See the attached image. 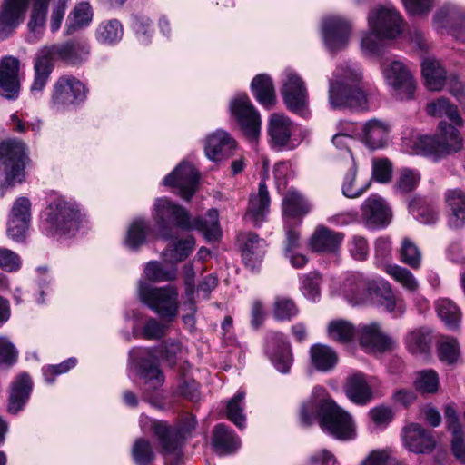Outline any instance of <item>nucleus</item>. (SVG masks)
I'll return each mask as SVG.
<instances>
[{
    "instance_id": "nucleus-16",
    "label": "nucleus",
    "mask_w": 465,
    "mask_h": 465,
    "mask_svg": "<svg viewBox=\"0 0 465 465\" xmlns=\"http://www.w3.org/2000/svg\"><path fill=\"white\" fill-rule=\"evenodd\" d=\"M32 222V203L29 198H16L8 213L7 234L15 242H22Z\"/></svg>"
},
{
    "instance_id": "nucleus-48",
    "label": "nucleus",
    "mask_w": 465,
    "mask_h": 465,
    "mask_svg": "<svg viewBox=\"0 0 465 465\" xmlns=\"http://www.w3.org/2000/svg\"><path fill=\"white\" fill-rule=\"evenodd\" d=\"M124 35L122 24L116 19L102 22L95 32L96 40L103 45H113L118 43Z\"/></svg>"
},
{
    "instance_id": "nucleus-33",
    "label": "nucleus",
    "mask_w": 465,
    "mask_h": 465,
    "mask_svg": "<svg viewBox=\"0 0 465 465\" xmlns=\"http://www.w3.org/2000/svg\"><path fill=\"white\" fill-rule=\"evenodd\" d=\"M371 299L387 312H394L397 308L396 297L391 284L381 277L369 278L368 300Z\"/></svg>"
},
{
    "instance_id": "nucleus-64",
    "label": "nucleus",
    "mask_w": 465,
    "mask_h": 465,
    "mask_svg": "<svg viewBox=\"0 0 465 465\" xmlns=\"http://www.w3.org/2000/svg\"><path fill=\"white\" fill-rule=\"evenodd\" d=\"M369 417L372 422L373 429L383 430L392 420L393 413L391 408L381 405L371 409Z\"/></svg>"
},
{
    "instance_id": "nucleus-19",
    "label": "nucleus",
    "mask_w": 465,
    "mask_h": 465,
    "mask_svg": "<svg viewBox=\"0 0 465 465\" xmlns=\"http://www.w3.org/2000/svg\"><path fill=\"white\" fill-rule=\"evenodd\" d=\"M30 0H4L0 9V40L11 36L24 22Z\"/></svg>"
},
{
    "instance_id": "nucleus-28",
    "label": "nucleus",
    "mask_w": 465,
    "mask_h": 465,
    "mask_svg": "<svg viewBox=\"0 0 465 465\" xmlns=\"http://www.w3.org/2000/svg\"><path fill=\"white\" fill-rule=\"evenodd\" d=\"M357 332L360 344L367 352H381L391 347V340L381 331L377 322L360 325Z\"/></svg>"
},
{
    "instance_id": "nucleus-38",
    "label": "nucleus",
    "mask_w": 465,
    "mask_h": 465,
    "mask_svg": "<svg viewBox=\"0 0 465 465\" xmlns=\"http://www.w3.org/2000/svg\"><path fill=\"white\" fill-rule=\"evenodd\" d=\"M436 441L431 432L419 424H409V451L426 453L431 451Z\"/></svg>"
},
{
    "instance_id": "nucleus-12",
    "label": "nucleus",
    "mask_w": 465,
    "mask_h": 465,
    "mask_svg": "<svg viewBox=\"0 0 465 465\" xmlns=\"http://www.w3.org/2000/svg\"><path fill=\"white\" fill-rule=\"evenodd\" d=\"M132 366L136 370L140 378L144 380V400L150 401L148 392L160 388L163 383V375L154 361L152 350L146 348H133L129 352Z\"/></svg>"
},
{
    "instance_id": "nucleus-30",
    "label": "nucleus",
    "mask_w": 465,
    "mask_h": 465,
    "mask_svg": "<svg viewBox=\"0 0 465 465\" xmlns=\"http://www.w3.org/2000/svg\"><path fill=\"white\" fill-rule=\"evenodd\" d=\"M270 195L264 181L258 186V192L250 195L246 219L252 221L255 226H260L270 213Z\"/></svg>"
},
{
    "instance_id": "nucleus-55",
    "label": "nucleus",
    "mask_w": 465,
    "mask_h": 465,
    "mask_svg": "<svg viewBox=\"0 0 465 465\" xmlns=\"http://www.w3.org/2000/svg\"><path fill=\"white\" fill-rule=\"evenodd\" d=\"M348 163H350V169L344 177L342 193L348 198H356L363 194L367 190L368 185L358 189L354 188L353 184L357 174V166L355 159L351 153H348Z\"/></svg>"
},
{
    "instance_id": "nucleus-59",
    "label": "nucleus",
    "mask_w": 465,
    "mask_h": 465,
    "mask_svg": "<svg viewBox=\"0 0 465 465\" xmlns=\"http://www.w3.org/2000/svg\"><path fill=\"white\" fill-rule=\"evenodd\" d=\"M372 178L380 183H388L392 176V163L387 158H374L371 166Z\"/></svg>"
},
{
    "instance_id": "nucleus-5",
    "label": "nucleus",
    "mask_w": 465,
    "mask_h": 465,
    "mask_svg": "<svg viewBox=\"0 0 465 465\" xmlns=\"http://www.w3.org/2000/svg\"><path fill=\"white\" fill-rule=\"evenodd\" d=\"M463 148V138L452 124L441 121L434 135H418L409 139V153L440 161Z\"/></svg>"
},
{
    "instance_id": "nucleus-31",
    "label": "nucleus",
    "mask_w": 465,
    "mask_h": 465,
    "mask_svg": "<svg viewBox=\"0 0 465 465\" xmlns=\"http://www.w3.org/2000/svg\"><path fill=\"white\" fill-rule=\"evenodd\" d=\"M444 200L449 211L448 223L450 228L460 229L465 226V190L448 189Z\"/></svg>"
},
{
    "instance_id": "nucleus-26",
    "label": "nucleus",
    "mask_w": 465,
    "mask_h": 465,
    "mask_svg": "<svg viewBox=\"0 0 465 465\" xmlns=\"http://www.w3.org/2000/svg\"><path fill=\"white\" fill-rule=\"evenodd\" d=\"M347 398L357 405H367L374 398L373 382L361 372H356L347 378L344 387Z\"/></svg>"
},
{
    "instance_id": "nucleus-56",
    "label": "nucleus",
    "mask_w": 465,
    "mask_h": 465,
    "mask_svg": "<svg viewBox=\"0 0 465 465\" xmlns=\"http://www.w3.org/2000/svg\"><path fill=\"white\" fill-rule=\"evenodd\" d=\"M415 389L421 393H435L439 388V377L435 371L422 370L416 373Z\"/></svg>"
},
{
    "instance_id": "nucleus-57",
    "label": "nucleus",
    "mask_w": 465,
    "mask_h": 465,
    "mask_svg": "<svg viewBox=\"0 0 465 465\" xmlns=\"http://www.w3.org/2000/svg\"><path fill=\"white\" fill-rule=\"evenodd\" d=\"M132 457L136 465H149L154 460V452L149 440L137 439L132 447Z\"/></svg>"
},
{
    "instance_id": "nucleus-17",
    "label": "nucleus",
    "mask_w": 465,
    "mask_h": 465,
    "mask_svg": "<svg viewBox=\"0 0 465 465\" xmlns=\"http://www.w3.org/2000/svg\"><path fill=\"white\" fill-rule=\"evenodd\" d=\"M199 181V174L194 166L182 162L176 168L164 177L163 183L175 189V193L184 200L194 194Z\"/></svg>"
},
{
    "instance_id": "nucleus-45",
    "label": "nucleus",
    "mask_w": 465,
    "mask_h": 465,
    "mask_svg": "<svg viewBox=\"0 0 465 465\" xmlns=\"http://www.w3.org/2000/svg\"><path fill=\"white\" fill-rule=\"evenodd\" d=\"M422 74L427 87L432 91L441 90L447 79V73L436 60L426 59L422 63Z\"/></svg>"
},
{
    "instance_id": "nucleus-4",
    "label": "nucleus",
    "mask_w": 465,
    "mask_h": 465,
    "mask_svg": "<svg viewBox=\"0 0 465 465\" xmlns=\"http://www.w3.org/2000/svg\"><path fill=\"white\" fill-rule=\"evenodd\" d=\"M362 70L356 62L340 64L329 83V103L331 108L367 109V97L361 84Z\"/></svg>"
},
{
    "instance_id": "nucleus-35",
    "label": "nucleus",
    "mask_w": 465,
    "mask_h": 465,
    "mask_svg": "<svg viewBox=\"0 0 465 465\" xmlns=\"http://www.w3.org/2000/svg\"><path fill=\"white\" fill-rule=\"evenodd\" d=\"M48 50L41 47L35 55L34 64L35 77L31 84V92L35 95L44 90L54 68V61L48 54Z\"/></svg>"
},
{
    "instance_id": "nucleus-2",
    "label": "nucleus",
    "mask_w": 465,
    "mask_h": 465,
    "mask_svg": "<svg viewBox=\"0 0 465 465\" xmlns=\"http://www.w3.org/2000/svg\"><path fill=\"white\" fill-rule=\"evenodd\" d=\"M300 419L304 426L319 420L322 430L337 439L351 440L354 437L351 416L328 396L322 386H315L308 401L302 404Z\"/></svg>"
},
{
    "instance_id": "nucleus-27",
    "label": "nucleus",
    "mask_w": 465,
    "mask_h": 465,
    "mask_svg": "<svg viewBox=\"0 0 465 465\" xmlns=\"http://www.w3.org/2000/svg\"><path fill=\"white\" fill-rule=\"evenodd\" d=\"M360 141L370 150L385 147L389 140L390 126L385 122L372 118L361 124Z\"/></svg>"
},
{
    "instance_id": "nucleus-40",
    "label": "nucleus",
    "mask_w": 465,
    "mask_h": 465,
    "mask_svg": "<svg viewBox=\"0 0 465 465\" xmlns=\"http://www.w3.org/2000/svg\"><path fill=\"white\" fill-rule=\"evenodd\" d=\"M153 229L148 221L143 218L134 219L129 225L124 245L130 250H137L151 236Z\"/></svg>"
},
{
    "instance_id": "nucleus-37",
    "label": "nucleus",
    "mask_w": 465,
    "mask_h": 465,
    "mask_svg": "<svg viewBox=\"0 0 465 465\" xmlns=\"http://www.w3.org/2000/svg\"><path fill=\"white\" fill-rule=\"evenodd\" d=\"M383 76L391 94L398 97L407 84V68L403 62L393 60L383 68Z\"/></svg>"
},
{
    "instance_id": "nucleus-14",
    "label": "nucleus",
    "mask_w": 465,
    "mask_h": 465,
    "mask_svg": "<svg viewBox=\"0 0 465 465\" xmlns=\"http://www.w3.org/2000/svg\"><path fill=\"white\" fill-rule=\"evenodd\" d=\"M281 93L287 108L305 116L308 109V92L302 78L291 68L282 74Z\"/></svg>"
},
{
    "instance_id": "nucleus-54",
    "label": "nucleus",
    "mask_w": 465,
    "mask_h": 465,
    "mask_svg": "<svg viewBox=\"0 0 465 465\" xmlns=\"http://www.w3.org/2000/svg\"><path fill=\"white\" fill-rule=\"evenodd\" d=\"M322 276L316 272H312L301 277V291L303 296L313 302L320 300Z\"/></svg>"
},
{
    "instance_id": "nucleus-52",
    "label": "nucleus",
    "mask_w": 465,
    "mask_h": 465,
    "mask_svg": "<svg viewBox=\"0 0 465 465\" xmlns=\"http://www.w3.org/2000/svg\"><path fill=\"white\" fill-rule=\"evenodd\" d=\"M327 331L331 340L347 343L354 338L356 329L349 321L338 319L329 323Z\"/></svg>"
},
{
    "instance_id": "nucleus-47",
    "label": "nucleus",
    "mask_w": 465,
    "mask_h": 465,
    "mask_svg": "<svg viewBox=\"0 0 465 465\" xmlns=\"http://www.w3.org/2000/svg\"><path fill=\"white\" fill-rule=\"evenodd\" d=\"M253 95L262 105L271 106L275 99L274 87L272 79L266 74H259L251 84Z\"/></svg>"
},
{
    "instance_id": "nucleus-42",
    "label": "nucleus",
    "mask_w": 465,
    "mask_h": 465,
    "mask_svg": "<svg viewBox=\"0 0 465 465\" xmlns=\"http://www.w3.org/2000/svg\"><path fill=\"white\" fill-rule=\"evenodd\" d=\"M310 357L313 367L320 371H329L338 361L336 351L324 344H314L310 349Z\"/></svg>"
},
{
    "instance_id": "nucleus-53",
    "label": "nucleus",
    "mask_w": 465,
    "mask_h": 465,
    "mask_svg": "<svg viewBox=\"0 0 465 465\" xmlns=\"http://www.w3.org/2000/svg\"><path fill=\"white\" fill-rule=\"evenodd\" d=\"M438 357L440 361L453 366L460 359V345L452 337H447L439 342L437 348Z\"/></svg>"
},
{
    "instance_id": "nucleus-1",
    "label": "nucleus",
    "mask_w": 465,
    "mask_h": 465,
    "mask_svg": "<svg viewBox=\"0 0 465 465\" xmlns=\"http://www.w3.org/2000/svg\"><path fill=\"white\" fill-rule=\"evenodd\" d=\"M151 215L159 228L160 237L163 240L172 238V227L186 231L197 230L207 242L217 241L222 235L219 214L215 209H210L203 218L191 221L185 208L167 197H160L155 199Z\"/></svg>"
},
{
    "instance_id": "nucleus-51",
    "label": "nucleus",
    "mask_w": 465,
    "mask_h": 465,
    "mask_svg": "<svg viewBox=\"0 0 465 465\" xmlns=\"http://www.w3.org/2000/svg\"><path fill=\"white\" fill-rule=\"evenodd\" d=\"M245 392L238 391L227 402L226 416L239 429L245 428L246 416L244 414Z\"/></svg>"
},
{
    "instance_id": "nucleus-49",
    "label": "nucleus",
    "mask_w": 465,
    "mask_h": 465,
    "mask_svg": "<svg viewBox=\"0 0 465 465\" xmlns=\"http://www.w3.org/2000/svg\"><path fill=\"white\" fill-rule=\"evenodd\" d=\"M143 273L146 279L153 282H173L177 278L175 265L165 266L160 262L150 261L145 264Z\"/></svg>"
},
{
    "instance_id": "nucleus-29",
    "label": "nucleus",
    "mask_w": 465,
    "mask_h": 465,
    "mask_svg": "<svg viewBox=\"0 0 465 465\" xmlns=\"http://www.w3.org/2000/svg\"><path fill=\"white\" fill-rule=\"evenodd\" d=\"M344 234L326 226L316 228L310 239V248L320 253L335 254L340 250Z\"/></svg>"
},
{
    "instance_id": "nucleus-32",
    "label": "nucleus",
    "mask_w": 465,
    "mask_h": 465,
    "mask_svg": "<svg viewBox=\"0 0 465 465\" xmlns=\"http://www.w3.org/2000/svg\"><path fill=\"white\" fill-rule=\"evenodd\" d=\"M265 252V241L257 234L249 232L242 238V256L244 264L256 271L262 264Z\"/></svg>"
},
{
    "instance_id": "nucleus-6",
    "label": "nucleus",
    "mask_w": 465,
    "mask_h": 465,
    "mask_svg": "<svg viewBox=\"0 0 465 465\" xmlns=\"http://www.w3.org/2000/svg\"><path fill=\"white\" fill-rule=\"evenodd\" d=\"M81 223V213L75 203L56 196L49 201L43 213L42 228L52 236L75 232Z\"/></svg>"
},
{
    "instance_id": "nucleus-62",
    "label": "nucleus",
    "mask_w": 465,
    "mask_h": 465,
    "mask_svg": "<svg viewBox=\"0 0 465 465\" xmlns=\"http://www.w3.org/2000/svg\"><path fill=\"white\" fill-rule=\"evenodd\" d=\"M75 358H69L59 364L47 365L43 368V375L45 381L52 384L54 382L56 376L66 373L76 365Z\"/></svg>"
},
{
    "instance_id": "nucleus-20",
    "label": "nucleus",
    "mask_w": 465,
    "mask_h": 465,
    "mask_svg": "<svg viewBox=\"0 0 465 465\" xmlns=\"http://www.w3.org/2000/svg\"><path fill=\"white\" fill-rule=\"evenodd\" d=\"M434 26L438 29H450L453 37L465 42V10L455 5H446L433 16Z\"/></svg>"
},
{
    "instance_id": "nucleus-18",
    "label": "nucleus",
    "mask_w": 465,
    "mask_h": 465,
    "mask_svg": "<svg viewBox=\"0 0 465 465\" xmlns=\"http://www.w3.org/2000/svg\"><path fill=\"white\" fill-rule=\"evenodd\" d=\"M54 62L60 60L72 65L85 63L91 54V46L85 39H75L62 44L43 46Z\"/></svg>"
},
{
    "instance_id": "nucleus-46",
    "label": "nucleus",
    "mask_w": 465,
    "mask_h": 465,
    "mask_svg": "<svg viewBox=\"0 0 465 465\" xmlns=\"http://www.w3.org/2000/svg\"><path fill=\"white\" fill-rule=\"evenodd\" d=\"M427 114L433 117H447L457 126L463 125V120L457 107L446 98H438L428 104Z\"/></svg>"
},
{
    "instance_id": "nucleus-44",
    "label": "nucleus",
    "mask_w": 465,
    "mask_h": 465,
    "mask_svg": "<svg viewBox=\"0 0 465 465\" xmlns=\"http://www.w3.org/2000/svg\"><path fill=\"white\" fill-rule=\"evenodd\" d=\"M195 247V240L192 235L171 242L163 252L164 261L175 265L185 260Z\"/></svg>"
},
{
    "instance_id": "nucleus-34",
    "label": "nucleus",
    "mask_w": 465,
    "mask_h": 465,
    "mask_svg": "<svg viewBox=\"0 0 465 465\" xmlns=\"http://www.w3.org/2000/svg\"><path fill=\"white\" fill-rule=\"evenodd\" d=\"M33 387V381L27 373H21L12 383L8 411L16 414L29 400Z\"/></svg>"
},
{
    "instance_id": "nucleus-63",
    "label": "nucleus",
    "mask_w": 465,
    "mask_h": 465,
    "mask_svg": "<svg viewBox=\"0 0 465 465\" xmlns=\"http://www.w3.org/2000/svg\"><path fill=\"white\" fill-rule=\"evenodd\" d=\"M273 313L278 320H291L297 315L298 309L292 300L286 297H278L274 302Z\"/></svg>"
},
{
    "instance_id": "nucleus-11",
    "label": "nucleus",
    "mask_w": 465,
    "mask_h": 465,
    "mask_svg": "<svg viewBox=\"0 0 465 465\" xmlns=\"http://www.w3.org/2000/svg\"><path fill=\"white\" fill-rule=\"evenodd\" d=\"M230 112L244 136L251 142L256 141L261 134L262 119L246 94L232 98Z\"/></svg>"
},
{
    "instance_id": "nucleus-36",
    "label": "nucleus",
    "mask_w": 465,
    "mask_h": 465,
    "mask_svg": "<svg viewBox=\"0 0 465 465\" xmlns=\"http://www.w3.org/2000/svg\"><path fill=\"white\" fill-rule=\"evenodd\" d=\"M312 210V204L300 193L289 190L282 199V214L284 221L292 219L300 221Z\"/></svg>"
},
{
    "instance_id": "nucleus-50",
    "label": "nucleus",
    "mask_w": 465,
    "mask_h": 465,
    "mask_svg": "<svg viewBox=\"0 0 465 465\" xmlns=\"http://www.w3.org/2000/svg\"><path fill=\"white\" fill-rule=\"evenodd\" d=\"M409 213L424 224H432L438 220L435 206L420 197L414 198L409 203Z\"/></svg>"
},
{
    "instance_id": "nucleus-23",
    "label": "nucleus",
    "mask_w": 465,
    "mask_h": 465,
    "mask_svg": "<svg viewBox=\"0 0 465 465\" xmlns=\"http://www.w3.org/2000/svg\"><path fill=\"white\" fill-rule=\"evenodd\" d=\"M369 278L361 272H349L338 288V294L353 305L363 304L368 301Z\"/></svg>"
},
{
    "instance_id": "nucleus-25",
    "label": "nucleus",
    "mask_w": 465,
    "mask_h": 465,
    "mask_svg": "<svg viewBox=\"0 0 465 465\" xmlns=\"http://www.w3.org/2000/svg\"><path fill=\"white\" fill-rule=\"evenodd\" d=\"M19 65V60L13 56L5 57L0 62V94L6 99L15 100L18 97Z\"/></svg>"
},
{
    "instance_id": "nucleus-60",
    "label": "nucleus",
    "mask_w": 465,
    "mask_h": 465,
    "mask_svg": "<svg viewBox=\"0 0 465 465\" xmlns=\"http://www.w3.org/2000/svg\"><path fill=\"white\" fill-rule=\"evenodd\" d=\"M431 337L429 331H415L409 336V350L413 353H428L430 351Z\"/></svg>"
},
{
    "instance_id": "nucleus-41",
    "label": "nucleus",
    "mask_w": 465,
    "mask_h": 465,
    "mask_svg": "<svg viewBox=\"0 0 465 465\" xmlns=\"http://www.w3.org/2000/svg\"><path fill=\"white\" fill-rule=\"evenodd\" d=\"M212 441L219 454L232 453L240 447L239 438L223 424L215 426Z\"/></svg>"
},
{
    "instance_id": "nucleus-58",
    "label": "nucleus",
    "mask_w": 465,
    "mask_h": 465,
    "mask_svg": "<svg viewBox=\"0 0 465 465\" xmlns=\"http://www.w3.org/2000/svg\"><path fill=\"white\" fill-rule=\"evenodd\" d=\"M165 325L155 318H149L141 331L136 328L133 329V336L135 338H143L147 340H156L162 338L165 333Z\"/></svg>"
},
{
    "instance_id": "nucleus-43",
    "label": "nucleus",
    "mask_w": 465,
    "mask_h": 465,
    "mask_svg": "<svg viewBox=\"0 0 465 465\" xmlns=\"http://www.w3.org/2000/svg\"><path fill=\"white\" fill-rule=\"evenodd\" d=\"M93 19V10L89 3L77 4L69 14L64 29V35H70L79 29L87 26Z\"/></svg>"
},
{
    "instance_id": "nucleus-15",
    "label": "nucleus",
    "mask_w": 465,
    "mask_h": 465,
    "mask_svg": "<svg viewBox=\"0 0 465 465\" xmlns=\"http://www.w3.org/2000/svg\"><path fill=\"white\" fill-rule=\"evenodd\" d=\"M351 31V24L346 18L338 15H329L323 17L321 33L326 48L331 52L343 49Z\"/></svg>"
},
{
    "instance_id": "nucleus-7",
    "label": "nucleus",
    "mask_w": 465,
    "mask_h": 465,
    "mask_svg": "<svg viewBox=\"0 0 465 465\" xmlns=\"http://www.w3.org/2000/svg\"><path fill=\"white\" fill-rule=\"evenodd\" d=\"M140 301L162 319L172 321L179 310V292L174 285L153 287L143 280L138 282Z\"/></svg>"
},
{
    "instance_id": "nucleus-9",
    "label": "nucleus",
    "mask_w": 465,
    "mask_h": 465,
    "mask_svg": "<svg viewBox=\"0 0 465 465\" xmlns=\"http://www.w3.org/2000/svg\"><path fill=\"white\" fill-rule=\"evenodd\" d=\"M308 132L288 116L274 113L268 122L269 144L275 151H292L297 148Z\"/></svg>"
},
{
    "instance_id": "nucleus-39",
    "label": "nucleus",
    "mask_w": 465,
    "mask_h": 465,
    "mask_svg": "<svg viewBox=\"0 0 465 465\" xmlns=\"http://www.w3.org/2000/svg\"><path fill=\"white\" fill-rule=\"evenodd\" d=\"M435 309L439 318L449 330L460 329L462 312L454 302L447 298H440L436 301Z\"/></svg>"
},
{
    "instance_id": "nucleus-24",
    "label": "nucleus",
    "mask_w": 465,
    "mask_h": 465,
    "mask_svg": "<svg viewBox=\"0 0 465 465\" xmlns=\"http://www.w3.org/2000/svg\"><path fill=\"white\" fill-rule=\"evenodd\" d=\"M236 141L225 131L217 130L205 140L206 156L213 162H222L234 155Z\"/></svg>"
},
{
    "instance_id": "nucleus-10",
    "label": "nucleus",
    "mask_w": 465,
    "mask_h": 465,
    "mask_svg": "<svg viewBox=\"0 0 465 465\" xmlns=\"http://www.w3.org/2000/svg\"><path fill=\"white\" fill-rule=\"evenodd\" d=\"M140 424L143 430L145 425L150 424L157 436L163 454L175 453L182 445V439L185 438L196 425V419L193 415L185 417L179 430H172L162 420H152L146 416L142 415Z\"/></svg>"
},
{
    "instance_id": "nucleus-3",
    "label": "nucleus",
    "mask_w": 465,
    "mask_h": 465,
    "mask_svg": "<svg viewBox=\"0 0 465 465\" xmlns=\"http://www.w3.org/2000/svg\"><path fill=\"white\" fill-rule=\"evenodd\" d=\"M403 18L391 5L372 9L368 15L369 30L361 34V50L368 57L384 54L385 41L395 40L403 30Z\"/></svg>"
},
{
    "instance_id": "nucleus-22",
    "label": "nucleus",
    "mask_w": 465,
    "mask_h": 465,
    "mask_svg": "<svg viewBox=\"0 0 465 465\" xmlns=\"http://www.w3.org/2000/svg\"><path fill=\"white\" fill-rule=\"evenodd\" d=\"M361 218L368 228H381L389 224L391 210L377 194L370 195L361 204Z\"/></svg>"
},
{
    "instance_id": "nucleus-13",
    "label": "nucleus",
    "mask_w": 465,
    "mask_h": 465,
    "mask_svg": "<svg viewBox=\"0 0 465 465\" xmlns=\"http://www.w3.org/2000/svg\"><path fill=\"white\" fill-rule=\"evenodd\" d=\"M88 89L76 77L63 75L55 82L51 97V106L56 110H64L83 104L87 96Z\"/></svg>"
},
{
    "instance_id": "nucleus-21",
    "label": "nucleus",
    "mask_w": 465,
    "mask_h": 465,
    "mask_svg": "<svg viewBox=\"0 0 465 465\" xmlns=\"http://www.w3.org/2000/svg\"><path fill=\"white\" fill-rule=\"evenodd\" d=\"M266 353L273 366L282 373H287L292 364L289 342L280 332H271L266 342Z\"/></svg>"
},
{
    "instance_id": "nucleus-8",
    "label": "nucleus",
    "mask_w": 465,
    "mask_h": 465,
    "mask_svg": "<svg viewBox=\"0 0 465 465\" xmlns=\"http://www.w3.org/2000/svg\"><path fill=\"white\" fill-rule=\"evenodd\" d=\"M26 159L23 142L9 139L0 143V175L3 187H14L25 181Z\"/></svg>"
},
{
    "instance_id": "nucleus-61",
    "label": "nucleus",
    "mask_w": 465,
    "mask_h": 465,
    "mask_svg": "<svg viewBox=\"0 0 465 465\" xmlns=\"http://www.w3.org/2000/svg\"><path fill=\"white\" fill-rule=\"evenodd\" d=\"M403 465L392 458L390 449H378L369 452L360 465Z\"/></svg>"
}]
</instances>
